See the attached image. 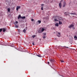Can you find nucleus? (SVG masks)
<instances>
[{
    "label": "nucleus",
    "mask_w": 77,
    "mask_h": 77,
    "mask_svg": "<svg viewBox=\"0 0 77 77\" xmlns=\"http://www.w3.org/2000/svg\"><path fill=\"white\" fill-rule=\"evenodd\" d=\"M50 61L52 63H54V59H50Z\"/></svg>",
    "instance_id": "nucleus-1"
},
{
    "label": "nucleus",
    "mask_w": 77,
    "mask_h": 77,
    "mask_svg": "<svg viewBox=\"0 0 77 77\" xmlns=\"http://www.w3.org/2000/svg\"><path fill=\"white\" fill-rule=\"evenodd\" d=\"M74 25L72 24L69 26V28H71V27H74Z\"/></svg>",
    "instance_id": "nucleus-2"
},
{
    "label": "nucleus",
    "mask_w": 77,
    "mask_h": 77,
    "mask_svg": "<svg viewBox=\"0 0 77 77\" xmlns=\"http://www.w3.org/2000/svg\"><path fill=\"white\" fill-rule=\"evenodd\" d=\"M59 6L60 8H61L62 7V1H61L59 4Z\"/></svg>",
    "instance_id": "nucleus-3"
},
{
    "label": "nucleus",
    "mask_w": 77,
    "mask_h": 77,
    "mask_svg": "<svg viewBox=\"0 0 77 77\" xmlns=\"http://www.w3.org/2000/svg\"><path fill=\"white\" fill-rule=\"evenodd\" d=\"M57 36H58V37H60V33L59 32H58V33H57Z\"/></svg>",
    "instance_id": "nucleus-4"
},
{
    "label": "nucleus",
    "mask_w": 77,
    "mask_h": 77,
    "mask_svg": "<svg viewBox=\"0 0 77 77\" xmlns=\"http://www.w3.org/2000/svg\"><path fill=\"white\" fill-rule=\"evenodd\" d=\"M69 13L68 12H65L64 13V14L65 15H69Z\"/></svg>",
    "instance_id": "nucleus-5"
},
{
    "label": "nucleus",
    "mask_w": 77,
    "mask_h": 77,
    "mask_svg": "<svg viewBox=\"0 0 77 77\" xmlns=\"http://www.w3.org/2000/svg\"><path fill=\"white\" fill-rule=\"evenodd\" d=\"M20 8H21L20 6H17L16 8V10H17V11H18V9H20Z\"/></svg>",
    "instance_id": "nucleus-6"
},
{
    "label": "nucleus",
    "mask_w": 77,
    "mask_h": 77,
    "mask_svg": "<svg viewBox=\"0 0 77 77\" xmlns=\"http://www.w3.org/2000/svg\"><path fill=\"white\" fill-rule=\"evenodd\" d=\"M21 17V15H19V16H18V17L17 19H18V20H19V19H20V18H21V17Z\"/></svg>",
    "instance_id": "nucleus-7"
},
{
    "label": "nucleus",
    "mask_w": 77,
    "mask_h": 77,
    "mask_svg": "<svg viewBox=\"0 0 77 77\" xmlns=\"http://www.w3.org/2000/svg\"><path fill=\"white\" fill-rule=\"evenodd\" d=\"M66 3L64 2L63 4V7L64 8L65 6H66Z\"/></svg>",
    "instance_id": "nucleus-8"
},
{
    "label": "nucleus",
    "mask_w": 77,
    "mask_h": 77,
    "mask_svg": "<svg viewBox=\"0 0 77 77\" xmlns=\"http://www.w3.org/2000/svg\"><path fill=\"white\" fill-rule=\"evenodd\" d=\"M59 25L62 24V22L60 21H59Z\"/></svg>",
    "instance_id": "nucleus-9"
},
{
    "label": "nucleus",
    "mask_w": 77,
    "mask_h": 77,
    "mask_svg": "<svg viewBox=\"0 0 77 77\" xmlns=\"http://www.w3.org/2000/svg\"><path fill=\"white\" fill-rule=\"evenodd\" d=\"M70 14H72V15H77L76 14H75V13L74 12L73 13H70Z\"/></svg>",
    "instance_id": "nucleus-10"
},
{
    "label": "nucleus",
    "mask_w": 77,
    "mask_h": 77,
    "mask_svg": "<svg viewBox=\"0 0 77 77\" xmlns=\"http://www.w3.org/2000/svg\"><path fill=\"white\" fill-rule=\"evenodd\" d=\"M21 18L22 19H25L26 18V17L25 16L22 17Z\"/></svg>",
    "instance_id": "nucleus-11"
},
{
    "label": "nucleus",
    "mask_w": 77,
    "mask_h": 77,
    "mask_svg": "<svg viewBox=\"0 0 77 77\" xmlns=\"http://www.w3.org/2000/svg\"><path fill=\"white\" fill-rule=\"evenodd\" d=\"M37 56H38V57H42V56H41V55L40 54L37 55Z\"/></svg>",
    "instance_id": "nucleus-12"
},
{
    "label": "nucleus",
    "mask_w": 77,
    "mask_h": 77,
    "mask_svg": "<svg viewBox=\"0 0 77 77\" xmlns=\"http://www.w3.org/2000/svg\"><path fill=\"white\" fill-rule=\"evenodd\" d=\"M55 26L57 27H58L59 26V23H57L55 24Z\"/></svg>",
    "instance_id": "nucleus-13"
},
{
    "label": "nucleus",
    "mask_w": 77,
    "mask_h": 77,
    "mask_svg": "<svg viewBox=\"0 0 77 77\" xmlns=\"http://www.w3.org/2000/svg\"><path fill=\"white\" fill-rule=\"evenodd\" d=\"M36 36V35H32V37L33 38H35V37Z\"/></svg>",
    "instance_id": "nucleus-14"
},
{
    "label": "nucleus",
    "mask_w": 77,
    "mask_h": 77,
    "mask_svg": "<svg viewBox=\"0 0 77 77\" xmlns=\"http://www.w3.org/2000/svg\"><path fill=\"white\" fill-rule=\"evenodd\" d=\"M74 38L75 39H77V36H76V35H75L74 37Z\"/></svg>",
    "instance_id": "nucleus-15"
},
{
    "label": "nucleus",
    "mask_w": 77,
    "mask_h": 77,
    "mask_svg": "<svg viewBox=\"0 0 77 77\" xmlns=\"http://www.w3.org/2000/svg\"><path fill=\"white\" fill-rule=\"evenodd\" d=\"M38 23H39V24H40L41 23V20H38Z\"/></svg>",
    "instance_id": "nucleus-16"
},
{
    "label": "nucleus",
    "mask_w": 77,
    "mask_h": 77,
    "mask_svg": "<svg viewBox=\"0 0 77 77\" xmlns=\"http://www.w3.org/2000/svg\"><path fill=\"white\" fill-rule=\"evenodd\" d=\"M5 31H6V29L4 28L3 29V32H5Z\"/></svg>",
    "instance_id": "nucleus-17"
},
{
    "label": "nucleus",
    "mask_w": 77,
    "mask_h": 77,
    "mask_svg": "<svg viewBox=\"0 0 77 77\" xmlns=\"http://www.w3.org/2000/svg\"><path fill=\"white\" fill-rule=\"evenodd\" d=\"M10 9L9 8H8V12H10Z\"/></svg>",
    "instance_id": "nucleus-18"
},
{
    "label": "nucleus",
    "mask_w": 77,
    "mask_h": 77,
    "mask_svg": "<svg viewBox=\"0 0 77 77\" xmlns=\"http://www.w3.org/2000/svg\"><path fill=\"white\" fill-rule=\"evenodd\" d=\"M45 30V29L42 28V32H43V31H44Z\"/></svg>",
    "instance_id": "nucleus-19"
},
{
    "label": "nucleus",
    "mask_w": 77,
    "mask_h": 77,
    "mask_svg": "<svg viewBox=\"0 0 77 77\" xmlns=\"http://www.w3.org/2000/svg\"><path fill=\"white\" fill-rule=\"evenodd\" d=\"M26 29H24L23 30V32H24V33H26Z\"/></svg>",
    "instance_id": "nucleus-20"
},
{
    "label": "nucleus",
    "mask_w": 77,
    "mask_h": 77,
    "mask_svg": "<svg viewBox=\"0 0 77 77\" xmlns=\"http://www.w3.org/2000/svg\"><path fill=\"white\" fill-rule=\"evenodd\" d=\"M46 38V36H44L43 37V39H45Z\"/></svg>",
    "instance_id": "nucleus-21"
},
{
    "label": "nucleus",
    "mask_w": 77,
    "mask_h": 77,
    "mask_svg": "<svg viewBox=\"0 0 77 77\" xmlns=\"http://www.w3.org/2000/svg\"><path fill=\"white\" fill-rule=\"evenodd\" d=\"M3 30V29H0V32H1Z\"/></svg>",
    "instance_id": "nucleus-22"
},
{
    "label": "nucleus",
    "mask_w": 77,
    "mask_h": 77,
    "mask_svg": "<svg viewBox=\"0 0 77 77\" xmlns=\"http://www.w3.org/2000/svg\"><path fill=\"white\" fill-rule=\"evenodd\" d=\"M54 20V21H58L57 20V19H55Z\"/></svg>",
    "instance_id": "nucleus-23"
},
{
    "label": "nucleus",
    "mask_w": 77,
    "mask_h": 77,
    "mask_svg": "<svg viewBox=\"0 0 77 77\" xmlns=\"http://www.w3.org/2000/svg\"><path fill=\"white\" fill-rule=\"evenodd\" d=\"M43 35L44 36H45L46 35V33H44Z\"/></svg>",
    "instance_id": "nucleus-24"
},
{
    "label": "nucleus",
    "mask_w": 77,
    "mask_h": 77,
    "mask_svg": "<svg viewBox=\"0 0 77 77\" xmlns=\"http://www.w3.org/2000/svg\"><path fill=\"white\" fill-rule=\"evenodd\" d=\"M16 24H18V21H16Z\"/></svg>",
    "instance_id": "nucleus-25"
},
{
    "label": "nucleus",
    "mask_w": 77,
    "mask_h": 77,
    "mask_svg": "<svg viewBox=\"0 0 77 77\" xmlns=\"http://www.w3.org/2000/svg\"><path fill=\"white\" fill-rule=\"evenodd\" d=\"M63 47H64V48H65V47H66V48H68V47H66L65 46H63Z\"/></svg>",
    "instance_id": "nucleus-26"
},
{
    "label": "nucleus",
    "mask_w": 77,
    "mask_h": 77,
    "mask_svg": "<svg viewBox=\"0 0 77 77\" xmlns=\"http://www.w3.org/2000/svg\"><path fill=\"white\" fill-rule=\"evenodd\" d=\"M41 10H44V8H43V7H42V8H41Z\"/></svg>",
    "instance_id": "nucleus-27"
},
{
    "label": "nucleus",
    "mask_w": 77,
    "mask_h": 77,
    "mask_svg": "<svg viewBox=\"0 0 77 77\" xmlns=\"http://www.w3.org/2000/svg\"><path fill=\"white\" fill-rule=\"evenodd\" d=\"M16 27H17V28H18V26H17V25H16Z\"/></svg>",
    "instance_id": "nucleus-28"
},
{
    "label": "nucleus",
    "mask_w": 77,
    "mask_h": 77,
    "mask_svg": "<svg viewBox=\"0 0 77 77\" xmlns=\"http://www.w3.org/2000/svg\"><path fill=\"white\" fill-rule=\"evenodd\" d=\"M31 21H34V20L33 19H32Z\"/></svg>",
    "instance_id": "nucleus-29"
},
{
    "label": "nucleus",
    "mask_w": 77,
    "mask_h": 77,
    "mask_svg": "<svg viewBox=\"0 0 77 77\" xmlns=\"http://www.w3.org/2000/svg\"><path fill=\"white\" fill-rule=\"evenodd\" d=\"M18 31L19 32H20V31H21V30L20 29H18Z\"/></svg>",
    "instance_id": "nucleus-30"
},
{
    "label": "nucleus",
    "mask_w": 77,
    "mask_h": 77,
    "mask_svg": "<svg viewBox=\"0 0 77 77\" xmlns=\"http://www.w3.org/2000/svg\"><path fill=\"white\" fill-rule=\"evenodd\" d=\"M61 62H62H62H64V61H63V60H61Z\"/></svg>",
    "instance_id": "nucleus-31"
},
{
    "label": "nucleus",
    "mask_w": 77,
    "mask_h": 77,
    "mask_svg": "<svg viewBox=\"0 0 77 77\" xmlns=\"http://www.w3.org/2000/svg\"><path fill=\"white\" fill-rule=\"evenodd\" d=\"M32 44L33 45H35L34 44V42L32 43Z\"/></svg>",
    "instance_id": "nucleus-32"
},
{
    "label": "nucleus",
    "mask_w": 77,
    "mask_h": 77,
    "mask_svg": "<svg viewBox=\"0 0 77 77\" xmlns=\"http://www.w3.org/2000/svg\"><path fill=\"white\" fill-rule=\"evenodd\" d=\"M41 5L42 6H44V4H42V5Z\"/></svg>",
    "instance_id": "nucleus-33"
},
{
    "label": "nucleus",
    "mask_w": 77,
    "mask_h": 77,
    "mask_svg": "<svg viewBox=\"0 0 77 77\" xmlns=\"http://www.w3.org/2000/svg\"><path fill=\"white\" fill-rule=\"evenodd\" d=\"M48 64H49V63H50V62H48Z\"/></svg>",
    "instance_id": "nucleus-34"
},
{
    "label": "nucleus",
    "mask_w": 77,
    "mask_h": 77,
    "mask_svg": "<svg viewBox=\"0 0 77 77\" xmlns=\"http://www.w3.org/2000/svg\"><path fill=\"white\" fill-rule=\"evenodd\" d=\"M41 32H40L39 31V33H41Z\"/></svg>",
    "instance_id": "nucleus-35"
},
{
    "label": "nucleus",
    "mask_w": 77,
    "mask_h": 77,
    "mask_svg": "<svg viewBox=\"0 0 77 77\" xmlns=\"http://www.w3.org/2000/svg\"><path fill=\"white\" fill-rule=\"evenodd\" d=\"M26 29H27V27H26Z\"/></svg>",
    "instance_id": "nucleus-36"
}]
</instances>
